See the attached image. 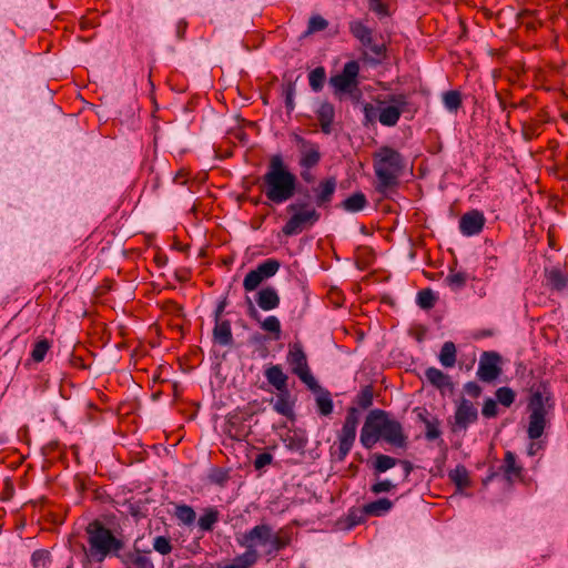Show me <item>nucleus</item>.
Returning <instances> with one entry per match:
<instances>
[{"mask_svg":"<svg viewBox=\"0 0 568 568\" xmlns=\"http://www.w3.org/2000/svg\"><path fill=\"white\" fill-rule=\"evenodd\" d=\"M534 102H535V99L532 97L528 95V97L521 99L519 102H511L510 109H523L525 111H528L529 109L532 108Z\"/></svg>","mask_w":568,"mask_h":568,"instance_id":"obj_59","label":"nucleus"},{"mask_svg":"<svg viewBox=\"0 0 568 568\" xmlns=\"http://www.w3.org/2000/svg\"><path fill=\"white\" fill-rule=\"evenodd\" d=\"M150 551H141L138 548L120 552L118 558L125 568H154L153 561L149 556Z\"/></svg>","mask_w":568,"mask_h":568,"instance_id":"obj_18","label":"nucleus"},{"mask_svg":"<svg viewBox=\"0 0 568 568\" xmlns=\"http://www.w3.org/2000/svg\"><path fill=\"white\" fill-rule=\"evenodd\" d=\"M443 103L450 112H456L462 105V94L456 90L447 91L443 94Z\"/></svg>","mask_w":568,"mask_h":568,"instance_id":"obj_38","label":"nucleus"},{"mask_svg":"<svg viewBox=\"0 0 568 568\" xmlns=\"http://www.w3.org/2000/svg\"><path fill=\"white\" fill-rule=\"evenodd\" d=\"M541 133V122L530 119L521 123V135L526 141H531Z\"/></svg>","mask_w":568,"mask_h":568,"instance_id":"obj_35","label":"nucleus"},{"mask_svg":"<svg viewBox=\"0 0 568 568\" xmlns=\"http://www.w3.org/2000/svg\"><path fill=\"white\" fill-rule=\"evenodd\" d=\"M51 562L50 551L38 549L31 556V564L34 568H47Z\"/></svg>","mask_w":568,"mask_h":568,"instance_id":"obj_44","label":"nucleus"},{"mask_svg":"<svg viewBox=\"0 0 568 568\" xmlns=\"http://www.w3.org/2000/svg\"><path fill=\"white\" fill-rule=\"evenodd\" d=\"M264 280L270 278L276 274L280 268V262L274 258H267L260 263L256 267Z\"/></svg>","mask_w":568,"mask_h":568,"instance_id":"obj_41","label":"nucleus"},{"mask_svg":"<svg viewBox=\"0 0 568 568\" xmlns=\"http://www.w3.org/2000/svg\"><path fill=\"white\" fill-rule=\"evenodd\" d=\"M273 462V456L270 453H261L254 459V467L256 470L263 469L265 466Z\"/></svg>","mask_w":568,"mask_h":568,"instance_id":"obj_57","label":"nucleus"},{"mask_svg":"<svg viewBox=\"0 0 568 568\" xmlns=\"http://www.w3.org/2000/svg\"><path fill=\"white\" fill-rule=\"evenodd\" d=\"M449 478L458 489H464L470 486L468 470L463 465H458L455 469L450 470Z\"/></svg>","mask_w":568,"mask_h":568,"instance_id":"obj_33","label":"nucleus"},{"mask_svg":"<svg viewBox=\"0 0 568 568\" xmlns=\"http://www.w3.org/2000/svg\"><path fill=\"white\" fill-rule=\"evenodd\" d=\"M186 22L181 20L176 24V34L179 39H183L185 30H186Z\"/></svg>","mask_w":568,"mask_h":568,"instance_id":"obj_64","label":"nucleus"},{"mask_svg":"<svg viewBox=\"0 0 568 568\" xmlns=\"http://www.w3.org/2000/svg\"><path fill=\"white\" fill-rule=\"evenodd\" d=\"M264 376L268 384H271L276 390L283 392L287 389V376L284 374L280 365H272L265 369Z\"/></svg>","mask_w":568,"mask_h":568,"instance_id":"obj_22","label":"nucleus"},{"mask_svg":"<svg viewBox=\"0 0 568 568\" xmlns=\"http://www.w3.org/2000/svg\"><path fill=\"white\" fill-rule=\"evenodd\" d=\"M397 463H398V459H396L392 456L384 455V454H376L375 460H374V469L378 474L385 473L388 469L396 466Z\"/></svg>","mask_w":568,"mask_h":568,"instance_id":"obj_37","label":"nucleus"},{"mask_svg":"<svg viewBox=\"0 0 568 568\" xmlns=\"http://www.w3.org/2000/svg\"><path fill=\"white\" fill-rule=\"evenodd\" d=\"M328 22L321 16H314L310 19L308 26H307V32H318L323 31L327 28Z\"/></svg>","mask_w":568,"mask_h":568,"instance_id":"obj_52","label":"nucleus"},{"mask_svg":"<svg viewBox=\"0 0 568 568\" xmlns=\"http://www.w3.org/2000/svg\"><path fill=\"white\" fill-rule=\"evenodd\" d=\"M381 438L397 448L407 446V436L402 424L389 418L385 410L376 408L367 414L359 440L365 448L371 449Z\"/></svg>","mask_w":568,"mask_h":568,"instance_id":"obj_2","label":"nucleus"},{"mask_svg":"<svg viewBox=\"0 0 568 568\" xmlns=\"http://www.w3.org/2000/svg\"><path fill=\"white\" fill-rule=\"evenodd\" d=\"M368 7L381 18L389 16L388 0H368Z\"/></svg>","mask_w":568,"mask_h":568,"instance_id":"obj_50","label":"nucleus"},{"mask_svg":"<svg viewBox=\"0 0 568 568\" xmlns=\"http://www.w3.org/2000/svg\"><path fill=\"white\" fill-rule=\"evenodd\" d=\"M359 418L361 413L357 407L352 406L347 409L343 426L337 433V458L341 462L346 458L355 443Z\"/></svg>","mask_w":568,"mask_h":568,"instance_id":"obj_8","label":"nucleus"},{"mask_svg":"<svg viewBox=\"0 0 568 568\" xmlns=\"http://www.w3.org/2000/svg\"><path fill=\"white\" fill-rule=\"evenodd\" d=\"M363 47L368 50V52H364V59L372 64H379L386 58V44L384 42H375L374 36L372 37V43Z\"/></svg>","mask_w":568,"mask_h":568,"instance_id":"obj_25","label":"nucleus"},{"mask_svg":"<svg viewBox=\"0 0 568 568\" xmlns=\"http://www.w3.org/2000/svg\"><path fill=\"white\" fill-rule=\"evenodd\" d=\"M261 327L262 329H264L265 332H268V333H273L276 335V338L280 336L281 334V323H280V320L274 316V315H271V316H267L262 323H261Z\"/></svg>","mask_w":568,"mask_h":568,"instance_id":"obj_49","label":"nucleus"},{"mask_svg":"<svg viewBox=\"0 0 568 568\" xmlns=\"http://www.w3.org/2000/svg\"><path fill=\"white\" fill-rule=\"evenodd\" d=\"M297 178L285 164L281 154L272 155L262 176L261 191L273 204H283L296 193Z\"/></svg>","mask_w":568,"mask_h":568,"instance_id":"obj_3","label":"nucleus"},{"mask_svg":"<svg viewBox=\"0 0 568 568\" xmlns=\"http://www.w3.org/2000/svg\"><path fill=\"white\" fill-rule=\"evenodd\" d=\"M456 353L455 344L450 341L445 342L438 356L440 364L446 368L453 367L456 364Z\"/></svg>","mask_w":568,"mask_h":568,"instance_id":"obj_32","label":"nucleus"},{"mask_svg":"<svg viewBox=\"0 0 568 568\" xmlns=\"http://www.w3.org/2000/svg\"><path fill=\"white\" fill-rule=\"evenodd\" d=\"M50 347H51V344L48 339L43 338V339L38 341L34 344L33 349L31 352V358L36 363L42 362L44 359L48 351L50 349Z\"/></svg>","mask_w":568,"mask_h":568,"instance_id":"obj_45","label":"nucleus"},{"mask_svg":"<svg viewBox=\"0 0 568 568\" xmlns=\"http://www.w3.org/2000/svg\"><path fill=\"white\" fill-rule=\"evenodd\" d=\"M273 408L276 413L287 418H292L294 416V402L291 398L288 389L278 392Z\"/></svg>","mask_w":568,"mask_h":568,"instance_id":"obj_24","label":"nucleus"},{"mask_svg":"<svg viewBox=\"0 0 568 568\" xmlns=\"http://www.w3.org/2000/svg\"><path fill=\"white\" fill-rule=\"evenodd\" d=\"M287 363L292 373L295 374L308 387V389L317 390L320 388L318 383L310 371L306 354L301 344L295 343L290 345Z\"/></svg>","mask_w":568,"mask_h":568,"instance_id":"obj_9","label":"nucleus"},{"mask_svg":"<svg viewBox=\"0 0 568 568\" xmlns=\"http://www.w3.org/2000/svg\"><path fill=\"white\" fill-rule=\"evenodd\" d=\"M397 464H400L404 468V478L407 479L413 470V465L408 460H398Z\"/></svg>","mask_w":568,"mask_h":568,"instance_id":"obj_63","label":"nucleus"},{"mask_svg":"<svg viewBox=\"0 0 568 568\" xmlns=\"http://www.w3.org/2000/svg\"><path fill=\"white\" fill-rule=\"evenodd\" d=\"M465 393L473 397L477 398L481 394V387L476 382H468L464 385Z\"/></svg>","mask_w":568,"mask_h":568,"instance_id":"obj_60","label":"nucleus"},{"mask_svg":"<svg viewBox=\"0 0 568 568\" xmlns=\"http://www.w3.org/2000/svg\"><path fill=\"white\" fill-rule=\"evenodd\" d=\"M497 403L496 400L491 399V398H487L484 403V406H483V409H481V414L486 417V418H491V417H495L497 415Z\"/></svg>","mask_w":568,"mask_h":568,"instance_id":"obj_55","label":"nucleus"},{"mask_svg":"<svg viewBox=\"0 0 568 568\" xmlns=\"http://www.w3.org/2000/svg\"><path fill=\"white\" fill-rule=\"evenodd\" d=\"M359 73V64L357 61L352 60L344 64L342 72L331 77L329 84L336 92H351L353 88L358 84L357 77Z\"/></svg>","mask_w":568,"mask_h":568,"instance_id":"obj_11","label":"nucleus"},{"mask_svg":"<svg viewBox=\"0 0 568 568\" xmlns=\"http://www.w3.org/2000/svg\"><path fill=\"white\" fill-rule=\"evenodd\" d=\"M316 116L321 125V130L325 134L332 132V124L335 119L334 105L329 102H323L316 111Z\"/></svg>","mask_w":568,"mask_h":568,"instance_id":"obj_19","label":"nucleus"},{"mask_svg":"<svg viewBox=\"0 0 568 568\" xmlns=\"http://www.w3.org/2000/svg\"><path fill=\"white\" fill-rule=\"evenodd\" d=\"M227 306V296H223L214 311V320H222V315L225 311V307Z\"/></svg>","mask_w":568,"mask_h":568,"instance_id":"obj_61","label":"nucleus"},{"mask_svg":"<svg viewBox=\"0 0 568 568\" xmlns=\"http://www.w3.org/2000/svg\"><path fill=\"white\" fill-rule=\"evenodd\" d=\"M388 105L379 106L378 110V121L384 126H395L399 119L402 113L407 111V95L399 93V94H392L387 99Z\"/></svg>","mask_w":568,"mask_h":568,"instance_id":"obj_10","label":"nucleus"},{"mask_svg":"<svg viewBox=\"0 0 568 568\" xmlns=\"http://www.w3.org/2000/svg\"><path fill=\"white\" fill-rule=\"evenodd\" d=\"M236 542L245 548V551L254 552L256 561H258L261 556L257 550L258 547L263 549L265 556L274 557L291 544V534L285 528L273 531L270 525L260 524L237 535Z\"/></svg>","mask_w":568,"mask_h":568,"instance_id":"obj_4","label":"nucleus"},{"mask_svg":"<svg viewBox=\"0 0 568 568\" xmlns=\"http://www.w3.org/2000/svg\"><path fill=\"white\" fill-rule=\"evenodd\" d=\"M312 170L313 169L301 168V178L303 179L304 182L312 183L314 181Z\"/></svg>","mask_w":568,"mask_h":568,"instance_id":"obj_62","label":"nucleus"},{"mask_svg":"<svg viewBox=\"0 0 568 568\" xmlns=\"http://www.w3.org/2000/svg\"><path fill=\"white\" fill-rule=\"evenodd\" d=\"M213 337L222 346H230L233 343L231 323L227 320H214Z\"/></svg>","mask_w":568,"mask_h":568,"instance_id":"obj_20","label":"nucleus"},{"mask_svg":"<svg viewBox=\"0 0 568 568\" xmlns=\"http://www.w3.org/2000/svg\"><path fill=\"white\" fill-rule=\"evenodd\" d=\"M436 296L430 288L422 290L417 293V304L423 310H429L434 307Z\"/></svg>","mask_w":568,"mask_h":568,"instance_id":"obj_43","label":"nucleus"},{"mask_svg":"<svg viewBox=\"0 0 568 568\" xmlns=\"http://www.w3.org/2000/svg\"><path fill=\"white\" fill-rule=\"evenodd\" d=\"M153 549L161 555H168L172 551V545L168 537L158 536L153 541Z\"/></svg>","mask_w":568,"mask_h":568,"instance_id":"obj_51","label":"nucleus"},{"mask_svg":"<svg viewBox=\"0 0 568 568\" xmlns=\"http://www.w3.org/2000/svg\"><path fill=\"white\" fill-rule=\"evenodd\" d=\"M500 356L495 352H485L479 361L477 376L480 381L489 383L500 374L498 362Z\"/></svg>","mask_w":568,"mask_h":568,"instance_id":"obj_13","label":"nucleus"},{"mask_svg":"<svg viewBox=\"0 0 568 568\" xmlns=\"http://www.w3.org/2000/svg\"><path fill=\"white\" fill-rule=\"evenodd\" d=\"M264 281L257 268L250 271L243 281V287L246 292H252L260 286V284Z\"/></svg>","mask_w":568,"mask_h":568,"instance_id":"obj_40","label":"nucleus"},{"mask_svg":"<svg viewBox=\"0 0 568 568\" xmlns=\"http://www.w3.org/2000/svg\"><path fill=\"white\" fill-rule=\"evenodd\" d=\"M368 514H366L364 506L359 509H353L348 514L349 525L356 526L363 524Z\"/></svg>","mask_w":568,"mask_h":568,"instance_id":"obj_54","label":"nucleus"},{"mask_svg":"<svg viewBox=\"0 0 568 568\" xmlns=\"http://www.w3.org/2000/svg\"><path fill=\"white\" fill-rule=\"evenodd\" d=\"M325 77V70L322 67L315 68L310 72L308 82L313 91L318 92L323 89Z\"/></svg>","mask_w":568,"mask_h":568,"instance_id":"obj_39","label":"nucleus"},{"mask_svg":"<svg viewBox=\"0 0 568 568\" xmlns=\"http://www.w3.org/2000/svg\"><path fill=\"white\" fill-rule=\"evenodd\" d=\"M219 519V510L214 507H207L204 509L203 515L200 516L197 525L203 531H212Z\"/></svg>","mask_w":568,"mask_h":568,"instance_id":"obj_31","label":"nucleus"},{"mask_svg":"<svg viewBox=\"0 0 568 568\" xmlns=\"http://www.w3.org/2000/svg\"><path fill=\"white\" fill-rule=\"evenodd\" d=\"M349 32L362 45L372 43L373 30L361 20L349 22Z\"/></svg>","mask_w":568,"mask_h":568,"instance_id":"obj_26","label":"nucleus"},{"mask_svg":"<svg viewBox=\"0 0 568 568\" xmlns=\"http://www.w3.org/2000/svg\"><path fill=\"white\" fill-rule=\"evenodd\" d=\"M286 212L291 214L282 227L285 236H293L311 229L321 220V213L308 201L296 199L286 206Z\"/></svg>","mask_w":568,"mask_h":568,"instance_id":"obj_7","label":"nucleus"},{"mask_svg":"<svg viewBox=\"0 0 568 568\" xmlns=\"http://www.w3.org/2000/svg\"><path fill=\"white\" fill-rule=\"evenodd\" d=\"M366 205H367V199H366L365 194L362 192H356V193L352 194L351 196H348L341 203V207L344 211L351 212V213L361 212L366 207Z\"/></svg>","mask_w":568,"mask_h":568,"instance_id":"obj_28","label":"nucleus"},{"mask_svg":"<svg viewBox=\"0 0 568 568\" xmlns=\"http://www.w3.org/2000/svg\"><path fill=\"white\" fill-rule=\"evenodd\" d=\"M496 398L498 403L505 407H509L515 402L516 394L511 388L504 386L496 390Z\"/></svg>","mask_w":568,"mask_h":568,"instance_id":"obj_48","label":"nucleus"},{"mask_svg":"<svg viewBox=\"0 0 568 568\" xmlns=\"http://www.w3.org/2000/svg\"><path fill=\"white\" fill-rule=\"evenodd\" d=\"M337 186L336 179L334 176L322 180L313 192L315 194V204L317 207H328Z\"/></svg>","mask_w":568,"mask_h":568,"instance_id":"obj_16","label":"nucleus"},{"mask_svg":"<svg viewBox=\"0 0 568 568\" xmlns=\"http://www.w3.org/2000/svg\"><path fill=\"white\" fill-rule=\"evenodd\" d=\"M296 144L298 145L300 168L314 169L316 168L322 159L320 145L315 142L308 141L302 136H296Z\"/></svg>","mask_w":568,"mask_h":568,"instance_id":"obj_12","label":"nucleus"},{"mask_svg":"<svg viewBox=\"0 0 568 568\" xmlns=\"http://www.w3.org/2000/svg\"><path fill=\"white\" fill-rule=\"evenodd\" d=\"M89 544V556L101 562L108 556L120 554L124 547V542L114 536V534L100 520L91 521L87 528Z\"/></svg>","mask_w":568,"mask_h":568,"instance_id":"obj_6","label":"nucleus"},{"mask_svg":"<svg viewBox=\"0 0 568 568\" xmlns=\"http://www.w3.org/2000/svg\"><path fill=\"white\" fill-rule=\"evenodd\" d=\"M256 303L263 311H272L280 305V296L274 287L267 286L257 293Z\"/></svg>","mask_w":568,"mask_h":568,"instance_id":"obj_21","label":"nucleus"},{"mask_svg":"<svg viewBox=\"0 0 568 568\" xmlns=\"http://www.w3.org/2000/svg\"><path fill=\"white\" fill-rule=\"evenodd\" d=\"M478 418L476 406L468 399L462 398L455 412V425L459 429H466Z\"/></svg>","mask_w":568,"mask_h":568,"instance_id":"obj_17","label":"nucleus"},{"mask_svg":"<svg viewBox=\"0 0 568 568\" xmlns=\"http://www.w3.org/2000/svg\"><path fill=\"white\" fill-rule=\"evenodd\" d=\"M282 95L284 98L286 111L287 113H291L295 109V84L293 82L284 83L282 85Z\"/></svg>","mask_w":568,"mask_h":568,"instance_id":"obj_42","label":"nucleus"},{"mask_svg":"<svg viewBox=\"0 0 568 568\" xmlns=\"http://www.w3.org/2000/svg\"><path fill=\"white\" fill-rule=\"evenodd\" d=\"M378 110H379V106L376 108L372 103L364 104L363 112H364L365 119L368 122L375 121L376 119H378Z\"/></svg>","mask_w":568,"mask_h":568,"instance_id":"obj_58","label":"nucleus"},{"mask_svg":"<svg viewBox=\"0 0 568 568\" xmlns=\"http://www.w3.org/2000/svg\"><path fill=\"white\" fill-rule=\"evenodd\" d=\"M395 487H396V485H394L390 480L384 479V480H379V481L375 483L374 485H372L371 490L374 494H381V493L390 491Z\"/></svg>","mask_w":568,"mask_h":568,"instance_id":"obj_56","label":"nucleus"},{"mask_svg":"<svg viewBox=\"0 0 568 568\" xmlns=\"http://www.w3.org/2000/svg\"><path fill=\"white\" fill-rule=\"evenodd\" d=\"M175 515L179 520L186 525H191L194 523L196 518V514L194 509L191 506L187 505H180L176 507Z\"/></svg>","mask_w":568,"mask_h":568,"instance_id":"obj_47","label":"nucleus"},{"mask_svg":"<svg viewBox=\"0 0 568 568\" xmlns=\"http://www.w3.org/2000/svg\"><path fill=\"white\" fill-rule=\"evenodd\" d=\"M364 507L368 516L379 517L387 514L393 508V501L387 498H379L364 505Z\"/></svg>","mask_w":568,"mask_h":568,"instance_id":"obj_30","label":"nucleus"},{"mask_svg":"<svg viewBox=\"0 0 568 568\" xmlns=\"http://www.w3.org/2000/svg\"><path fill=\"white\" fill-rule=\"evenodd\" d=\"M545 283L546 286L558 294L568 293V273L560 266L545 268Z\"/></svg>","mask_w":568,"mask_h":568,"instance_id":"obj_14","label":"nucleus"},{"mask_svg":"<svg viewBox=\"0 0 568 568\" xmlns=\"http://www.w3.org/2000/svg\"><path fill=\"white\" fill-rule=\"evenodd\" d=\"M501 469L509 481L513 479H521L523 477V467L517 463L516 455L510 450L505 453Z\"/></svg>","mask_w":568,"mask_h":568,"instance_id":"obj_23","label":"nucleus"},{"mask_svg":"<svg viewBox=\"0 0 568 568\" xmlns=\"http://www.w3.org/2000/svg\"><path fill=\"white\" fill-rule=\"evenodd\" d=\"M316 393V406L318 413L323 416H328L333 412V400L331 397V393L326 389H323L321 386L317 390H313Z\"/></svg>","mask_w":568,"mask_h":568,"instance_id":"obj_29","label":"nucleus"},{"mask_svg":"<svg viewBox=\"0 0 568 568\" xmlns=\"http://www.w3.org/2000/svg\"><path fill=\"white\" fill-rule=\"evenodd\" d=\"M469 280V275L466 272H454L452 271L445 278V282L453 291L462 290L467 281Z\"/></svg>","mask_w":568,"mask_h":568,"instance_id":"obj_36","label":"nucleus"},{"mask_svg":"<svg viewBox=\"0 0 568 568\" xmlns=\"http://www.w3.org/2000/svg\"><path fill=\"white\" fill-rule=\"evenodd\" d=\"M285 446L293 452H302L305 448L306 442L298 436H287L284 439Z\"/></svg>","mask_w":568,"mask_h":568,"instance_id":"obj_53","label":"nucleus"},{"mask_svg":"<svg viewBox=\"0 0 568 568\" xmlns=\"http://www.w3.org/2000/svg\"><path fill=\"white\" fill-rule=\"evenodd\" d=\"M555 407V398L547 381L535 383L530 387V396L527 403L528 426L527 436L531 440L539 439L550 423L549 415ZM541 445L531 442L528 445L527 454L535 456Z\"/></svg>","mask_w":568,"mask_h":568,"instance_id":"obj_1","label":"nucleus"},{"mask_svg":"<svg viewBox=\"0 0 568 568\" xmlns=\"http://www.w3.org/2000/svg\"><path fill=\"white\" fill-rule=\"evenodd\" d=\"M485 216L478 210L466 212L459 220V230L463 235L473 236L483 231Z\"/></svg>","mask_w":568,"mask_h":568,"instance_id":"obj_15","label":"nucleus"},{"mask_svg":"<svg viewBox=\"0 0 568 568\" xmlns=\"http://www.w3.org/2000/svg\"><path fill=\"white\" fill-rule=\"evenodd\" d=\"M355 403L362 409H367L373 405V388L372 386H365L356 395Z\"/></svg>","mask_w":568,"mask_h":568,"instance_id":"obj_46","label":"nucleus"},{"mask_svg":"<svg viewBox=\"0 0 568 568\" xmlns=\"http://www.w3.org/2000/svg\"><path fill=\"white\" fill-rule=\"evenodd\" d=\"M406 166L405 158L392 146L383 145L373 154V168L377 179L376 191L386 194L397 186Z\"/></svg>","mask_w":568,"mask_h":568,"instance_id":"obj_5","label":"nucleus"},{"mask_svg":"<svg viewBox=\"0 0 568 568\" xmlns=\"http://www.w3.org/2000/svg\"><path fill=\"white\" fill-rule=\"evenodd\" d=\"M418 417L425 424V427H426L425 437L427 440H435L442 435V432L439 428L440 422L438 420L437 417L428 419L422 413L418 414Z\"/></svg>","mask_w":568,"mask_h":568,"instance_id":"obj_34","label":"nucleus"},{"mask_svg":"<svg viewBox=\"0 0 568 568\" xmlns=\"http://www.w3.org/2000/svg\"><path fill=\"white\" fill-rule=\"evenodd\" d=\"M425 376L433 386L440 390L453 387L449 376L436 367L427 368L425 371Z\"/></svg>","mask_w":568,"mask_h":568,"instance_id":"obj_27","label":"nucleus"}]
</instances>
